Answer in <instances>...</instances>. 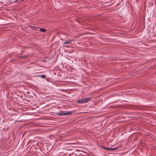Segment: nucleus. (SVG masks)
Instances as JSON below:
<instances>
[{"label": "nucleus", "instance_id": "f257e3e1", "mask_svg": "<svg viewBox=\"0 0 156 156\" xmlns=\"http://www.w3.org/2000/svg\"><path fill=\"white\" fill-rule=\"evenodd\" d=\"M91 98H85L82 99L80 100H79L77 101V102L78 103L81 104L87 103L90 101L91 100Z\"/></svg>", "mask_w": 156, "mask_h": 156}, {"label": "nucleus", "instance_id": "f03ea898", "mask_svg": "<svg viewBox=\"0 0 156 156\" xmlns=\"http://www.w3.org/2000/svg\"><path fill=\"white\" fill-rule=\"evenodd\" d=\"M72 113L70 112H65L64 111H60V112L57 113L56 114L59 115H62L63 116H65L66 115L70 114Z\"/></svg>", "mask_w": 156, "mask_h": 156}, {"label": "nucleus", "instance_id": "7ed1b4c3", "mask_svg": "<svg viewBox=\"0 0 156 156\" xmlns=\"http://www.w3.org/2000/svg\"><path fill=\"white\" fill-rule=\"evenodd\" d=\"M71 40H69L68 41H66L64 42V44H70L71 43Z\"/></svg>", "mask_w": 156, "mask_h": 156}, {"label": "nucleus", "instance_id": "20e7f679", "mask_svg": "<svg viewBox=\"0 0 156 156\" xmlns=\"http://www.w3.org/2000/svg\"><path fill=\"white\" fill-rule=\"evenodd\" d=\"M104 149H105L106 151L110 150V148L109 147H105L104 146H101Z\"/></svg>", "mask_w": 156, "mask_h": 156}, {"label": "nucleus", "instance_id": "39448f33", "mask_svg": "<svg viewBox=\"0 0 156 156\" xmlns=\"http://www.w3.org/2000/svg\"><path fill=\"white\" fill-rule=\"evenodd\" d=\"M40 30L41 32H45L46 31V30L43 28H41L40 29Z\"/></svg>", "mask_w": 156, "mask_h": 156}, {"label": "nucleus", "instance_id": "423d86ee", "mask_svg": "<svg viewBox=\"0 0 156 156\" xmlns=\"http://www.w3.org/2000/svg\"><path fill=\"white\" fill-rule=\"evenodd\" d=\"M119 148V147H116L115 148H110V150H114L118 149Z\"/></svg>", "mask_w": 156, "mask_h": 156}, {"label": "nucleus", "instance_id": "0eeeda50", "mask_svg": "<svg viewBox=\"0 0 156 156\" xmlns=\"http://www.w3.org/2000/svg\"><path fill=\"white\" fill-rule=\"evenodd\" d=\"M24 1V0H15L14 2H16L17 1H18V3H20L22 1Z\"/></svg>", "mask_w": 156, "mask_h": 156}, {"label": "nucleus", "instance_id": "6e6552de", "mask_svg": "<svg viewBox=\"0 0 156 156\" xmlns=\"http://www.w3.org/2000/svg\"><path fill=\"white\" fill-rule=\"evenodd\" d=\"M41 77L43 78H45L46 77V76L44 75H41Z\"/></svg>", "mask_w": 156, "mask_h": 156}, {"label": "nucleus", "instance_id": "1a4fd4ad", "mask_svg": "<svg viewBox=\"0 0 156 156\" xmlns=\"http://www.w3.org/2000/svg\"><path fill=\"white\" fill-rule=\"evenodd\" d=\"M37 130V129H35V130H32V131L33 132V133H35V132H36V131Z\"/></svg>", "mask_w": 156, "mask_h": 156}, {"label": "nucleus", "instance_id": "9d476101", "mask_svg": "<svg viewBox=\"0 0 156 156\" xmlns=\"http://www.w3.org/2000/svg\"><path fill=\"white\" fill-rule=\"evenodd\" d=\"M37 28V27H33V29L34 30H36V29Z\"/></svg>", "mask_w": 156, "mask_h": 156}]
</instances>
